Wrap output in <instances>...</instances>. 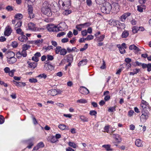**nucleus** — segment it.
<instances>
[{
	"label": "nucleus",
	"instance_id": "obj_18",
	"mask_svg": "<svg viewBox=\"0 0 151 151\" xmlns=\"http://www.w3.org/2000/svg\"><path fill=\"white\" fill-rule=\"evenodd\" d=\"M135 143V145L138 147H142L143 146L142 141L139 139H136Z\"/></svg>",
	"mask_w": 151,
	"mask_h": 151
},
{
	"label": "nucleus",
	"instance_id": "obj_54",
	"mask_svg": "<svg viewBox=\"0 0 151 151\" xmlns=\"http://www.w3.org/2000/svg\"><path fill=\"white\" fill-rule=\"evenodd\" d=\"M15 71V70L14 69H13L10 71L9 73V75L12 77L14 75V73Z\"/></svg>",
	"mask_w": 151,
	"mask_h": 151
},
{
	"label": "nucleus",
	"instance_id": "obj_31",
	"mask_svg": "<svg viewBox=\"0 0 151 151\" xmlns=\"http://www.w3.org/2000/svg\"><path fill=\"white\" fill-rule=\"evenodd\" d=\"M33 139H29L27 140V142L28 144H29V145L28 146H27V147L29 149L31 148L32 146L33 145V144L32 142V140H33Z\"/></svg>",
	"mask_w": 151,
	"mask_h": 151
},
{
	"label": "nucleus",
	"instance_id": "obj_12",
	"mask_svg": "<svg viewBox=\"0 0 151 151\" xmlns=\"http://www.w3.org/2000/svg\"><path fill=\"white\" fill-rule=\"evenodd\" d=\"M40 56V53L39 52H37L35 54L34 56L32 58V60L37 62L38 61V58Z\"/></svg>",
	"mask_w": 151,
	"mask_h": 151
},
{
	"label": "nucleus",
	"instance_id": "obj_57",
	"mask_svg": "<svg viewBox=\"0 0 151 151\" xmlns=\"http://www.w3.org/2000/svg\"><path fill=\"white\" fill-rule=\"evenodd\" d=\"M81 34L83 36H86L87 34V32L86 29H85L81 31Z\"/></svg>",
	"mask_w": 151,
	"mask_h": 151
},
{
	"label": "nucleus",
	"instance_id": "obj_61",
	"mask_svg": "<svg viewBox=\"0 0 151 151\" xmlns=\"http://www.w3.org/2000/svg\"><path fill=\"white\" fill-rule=\"evenodd\" d=\"M4 71L6 73H9L10 71V69L9 68L6 67L4 69Z\"/></svg>",
	"mask_w": 151,
	"mask_h": 151
},
{
	"label": "nucleus",
	"instance_id": "obj_16",
	"mask_svg": "<svg viewBox=\"0 0 151 151\" xmlns=\"http://www.w3.org/2000/svg\"><path fill=\"white\" fill-rule=\"evenodd\" d=\"M28 67L29 68L31 69L32 70H33L35 69L37 65V63L35 62H28Z\"/></svg>",
	"mask_w": 151,
	"mask_h": 151
},
{
	"label": "nucleus",
	"instance_id": "obj_62",
	"mask_svg": "<svg viewBox=\"0 0 151 151\" xmlns=\"http://www.w3.org/2000/svg\"><path fill=\"white\" fill-rule=\"evenodd\" d=\"M109 128L110 127L109 125L105 126L104 128V130L105 131V132L109 133Z\"/></svg>",
	"mask_w": 151,
	"mask_h": 151
},
{
	"label": "nucleus",
	"instance_id": "obj_50",
	"mask_svg": "<svg viewBox=\"0 0 151 151\" xmlns=\"http://www.w3.org/2000/svg\"><path fill=\"white\" fill-rule=\"evenodd\" d=\"M116 107L115 106H113L112 107H110L109 108L108 111L109 112H112L114 111H115L116 110Z\"/></svg>",
	"mask_w": 151,
	"mask_h": 151
},
{
	"label": "nucleus",
	"instance_id": "obj_37",
	"mask_svg": "<svg viewBox=\"0 0 151 151\" xmlns=\"http://www.w3.org/2000/svg\"><path fill=\"white\" fill-rule=\"evenodd\" d=\"M22 22L20 21H19L16 24L15 26L14 29H16L17 28H20V27L22 26Z\"/></svg>",
	"mask_w": 151,
	"mask_h": 151
},
{
	"label": "nucleus",
	"instance_id": "obj_11",
	"mask_svg": "<svg viewBox=\"0 0 151 151\" xmlns=\"http://www.w3.org/2000/svg\"><path fill=\"white\" fill-rule=\"evenodd\" d=\"M12 31L11 28L9 26H7L5 29V31L4 32V35L5 36H9Z\"/></svg>",
	"mask_w": 151,
	"mask_h": 151
},
{
	"label": "nucleus",
	"instance_id": "obj_28",
	"mask_svg": "<svg viewBox=\"0 0 151 151\" xmlns=\"http://www.w3.org/2000/svg\"><path fill=\"white\" fill-rule=\"evenodd\" d=\"M91 24L89 22H86L83 24H79V25L81 28H83L90 26Z\"/></svg>",
	"mask_w": 151,
	"mask_h": 151
},
{
	"label": "nucleus",
	"instance_id": "obj_56",
	"mask_svg": "<svg viewBox=\"0 0 151 151\" xmlns=\"http://www.w3.org/2000/svg\"><path fill=\"white\" fill-rule=\"evenodd\" d=\"M89 114L92 116H96L97 114V112L96 111L92 110L90 111Z\"/></svg>",
	"mask_w": 151,
	"mask_h": 151
},
{
	"label": "nucleus",
	"instance_id": "obj_53",
	"mask_svg": "<svg viewBox=\"0 0 151 151\" xmlns=\"http://www.w3.org/2000/svg\"><path fill=\"white\" fill-rule=\"evenodd\" d=\"M4 122V119L3 116L1 115H0V124H3Z\"/></svg>",
	"mask_w": 151,
	"mask_h": 151
},
{
	"label": "nucleus",
	"instance_id": "obj_59",
	"mask_svg": "<svg viewBox=\"0 0 151 151\" xmlns=\"http://www.w3.org/2000/svg\"><path fill=\"white\" fill-rule=\"evenodd\" d=\"M37 145L39 148L43 147L44 146V144L42 142H40L38 143Z\"/></svg>",
	"mask_w": 151,
	"mask_h": 151
},
{
	"label": "nucleus",
	"instance_id": "obj_3",
	"mask_svg": "<svg viewBox=\"0 0 151 151\" xmlns=\"http://www.w3.org/2000/svg\"><path fill=\"white\" fill-rule=\"evenodd\" d=\"M59 3L62 6L63 9H69L70 7L71 2L70 0H59Z\"/></svg>",
	"mask_w": 151,
	"mask_h": 151
},
{
	"label": "nucleus",
	"instance_id": "obj_26",
	"mask_svg": "<svg viewBox=\"0 0 151 151\" xmlns=\"http://www.w3.org/2000/svg\"><path fill=\"white\" fill-rule=\"evenodd\" d=\"M102 147L104 148L107 151H111L113 150L112 149L110 148L111 145H103L102 146Z\"/></svg>",
	"mask_w": 151,
	"mask_h": 151
},
{
	"label": "nucleus",
	"instance_id": "obj_58",
	"mask_svg": "<svg viewBox=\"0 0 151 151\" xmlns=\"http://www.w3.org/2000/svg\"><path fill=\"white\" fill-rule=\"evenodd\" d=\"M29 81L30 83H35L37 82V79H36L35 78H32L29 79Z\"/></svg>",
	"mask_w": 151,
	"mask_h": 151
},
{
	"label": "nucleus",
	"instance_id": "obj_8",
	"mask_svg": "<svg viewBox=\"0 0 151 151\" xmlns=\"http://www.w3.org/2000/svg\"><path fill=\"white\" fill-rule=\"evenodd\" d=\"M140 106L142 110L147 109V110H149L150 109L148 103L144 100H143L142 101V103Z\"/></svg>",
	"mask_w": 151,
	"mask_h": 151
},
{
	"label": "nucleus",
	"instance_id": "obj_48",
	"mask_svg": "<svg viewBox=\"0 0 151 151\" xmlns=\"http://www.w3.org/2000/svg\"><path fill=\"white\" fill-rule=\"evenodd\" d=\"M20 53L22 56L24 57H26L27 55L26 51L22 50V52H20Z\"/></svg>",
	"mask_w": 151,
	"mask_h": 151
},
{
	"label": "nucleus",
	"instance_id": "obj_32",
	"mask_svg": "<svg viewBox=\"0 0 151 151\" xmlns=\"http://www.w3.org/2000/svg\"><path fill=\"white\" fill-rule=\"evenodd\" d=\"M145 8V5H138L137 6V10L140 12H142L143 9Z\"/></svg>",
	"mask_w": 151,
	"mask_h": 151
},
{
	"label": "nucleus",
	"instance_id": "obj_39",
	"mask_svg": "<svg viewBox=\"0 0 151 151\" xmlns=\"http://www.w3.org/2000/svg\"><path fill=\"white\" fill-rule=\"evenodd\" d=\"M94 38V36L92 35H88L87 37L84 39L85 40H90L93 39Z\"/></svg>",
	"mask_w": 151,
	"mask_h": 151
},
{
	"label": "nucleus",
	"instance_id": "obj_63",
	"mask_svg": "<svg viewBox=\"0 0 151 151\" xmlns=\"http://www.w3.org/2000/svg\"><path fill=\"white\" fill-rule=\"evenodd\" d=\"M147 70L148 72H150L151 70V63H149L147 64Z\"/></svg>",
	"mask_w": 151,
	"mask_h": 151
},
{
	"label": "nucleus",
	"instance_id": "obj_44",
	"mask_svg": "<svg viewBox=\"0 0 151 151\" xmlns=\"http://www.w3.org/2000/svg\"><path fill=\"white\" fill-rule=\"evenodd\" d=\"M30 46L27 44H24L22 47V50L26 51V50L29 48Z\"/></svg>",
	"mask_w": 151,
	"mask_h": 151
},
{
	"label": "nucleus",
	"instance_id": "obj_23",
	"mask_svg": "<svg viewBox=\"0 0 151 151\" xmlns=\"http://www.w3.org/2000/svg\"><path fill=\"white\" fill-rule=\"evenodd\" d=\"M58 128L61 130H63L65 129H68L69 128L68 126H66L65 125L61 124H60L58 126Z\"/></svg>",
	"mask_w": 151,
	"mask_h": 151
},
{
	"label": "nucleus",
	"instance_id": "obj_10",
	"mask_svg": "<svg viewBox=\"0 0 151 151\" xmlns=\"http://www.w3.org/2000/svg\"><path fill=\"white\" fill-rule=\"evenodd\" d=\"M53 69V66L50 64H49L47 63L45 64V65L44 67V70L48 72L51 71Z\"/></svg>",
	"mask_w": 151,
	"mask_h": 151
},
{
	"label": "nucleus",
	"instance_id": "obj_38",
	"mask_svg": "<svg viewBox=\"0 0 151 151\" xmlns=\"http://www.w3.org/2000/svg\"><path fill=\"white\" fill-rule=\"evenodd\" d=\"M61 49L62 48L60 46H58L56 47L55 50V53L56 54H58L60 53Z\"/></svg>",
	"mask_w": 151,
	"mask_h": 151
},
{
	"label": "nucleus",
	"instance_id": "obj_36",
	"mask_svg": "<svg viewBox=\"0 0 151 151\" xmlns=\"http://www.w3.org/2000/svg\"><path fill=\"white\" fill-rule=\"evenodd\" d=\"M119 22L118 21H116L115 20H113L111 22V23H110L111 25H113V26H116L117 24H119Z\"/></svg>",
	"mask_w": 151,
	"mask_h": 151
},
{
	"label": "nucleus",
	"instance_id": "obj_29",
	"mask_svg": "<svg viewBox=\"0 0 151 151\" xmlns=\"http://www.w3.org/2000/svg\"><path fill=\"white\" fill-rule=\"evenodd\" d=\"M87 59H83L80 61L78 63V66H83L86 65L87 63Z\"/></svg>",
	"mask_w": 151,
	"mask_h": 151
},
{
	"label": "nucleus",
	"instance_id": "obj_34",
	"mask_svg": "<svg viewBox=\"0 0 151 151\" xmlns=\"http://www.w3.org/2000/svg\"><path fill=\"white\" fill-rule=\"evenodd\" d=\"M43 42V40L42 39H37V40H35L34 42L37 45H39L41 44Z\"/></svg>",
	"mask_w": 151,
	"mask_h": 151
},
{
	"label": "nucleus",
	"instance_id": "obj_60",
	"mask_svg": "<svg viewBox=\"0 0 151 151\" xmlns=\"http://www.w3.org/2000/svg\"><path fill=\"white\" fill-rule=\"evenodd\" d=\"M65 34L66 33L65 32H61L57 34V37H60L61 36L65 35Z\"/></svg>",
	"mask_w": 151,
	"mask_h": 151
},
{
	"label": "nucleus",
	"instance_id": "obj_20",
	"mask_svg": "<svg viewBox=\"0 0 151 151\" xmlns=\"http://www.w3.org/2000/svg\"><path fill=\"white\" fill-rule=\"evenodd\" d=\"M28 39V37L24 35H21L18 37L19 40L22 42L26 41Z\"/></svg>",
	"mask_w": 151,
	"mask_h": 151
},
{
	"label": "nucleus",
	"instance_id": "obj_24",
	"mask_svg": "<svg viewBox=\"0 0 151 151\" xmlns=\"http://www.w3.org/2000/svg\"><path fill=\"white\" fill-rule=\"evenodd\" d=\"M117 47L119 48L120 52L121 54L124 53L125 52V49L122 47L120 44H118L116 45Z\"/></svg>",
	"mask_w": 151,
	"mask_h": 151
},
{
	"label": "nucleus",
	"instance_id": "obj_64",
	"mask_svg": "<svg viewBox=\"0 0 151 151\" xmlns=\"http://www.w3.org/2000/svg\"><path fill=\"white\" fill-rule=\"evenodd\" d=\"M73 34L71 31H69L67 35L68 37L69 38L73 36Z\"/></svg>",
	"mask_w": 151,
	"mask_h": 151
},
{
	"label": "nucleus",
	"instance_id": "obj_49",
	"mask_svg": "<svg viewBox=\"0 0 151 151\" xmlns=\"http://www.w3.org/2000/svg\"><path fill=\"white\" fill-rule=\"evenodd\" d=\"M47 60H52L54 59L53 56L50 55H47Z\"/></svg>",
	"mask_w": 151,
	"mask_h": 151
},
{
	"label": "nucleus",
	"instance_id": "obj_40",
	"mask_svg": "<svg viewBox=\"0 0 151 151\" xmlns=\"http://www.w3.org/2000/svg\"><path fill=\"white\" fill-rule=\"evenodd\" d=\"M132 32L134 34L136 33L138 31V27H137L136 26H134L132 28Z\"/></svg>",
	"mask_w": 151,
	"mask_h": 151
},
{
	"label": "nucleus",
	"instance_id": "obj_25",
	"mask_svg": "<svg viewBox=\"0 0 151 151\" xmlns=\"http://www.w3.org/2000/svg\"><path fill=\"white\" fill-rule=\"evenodd\" d=\"M49 139L52 143L55 142L57 140L55 136H50L48 137Z\"/></svg>",
	"mask_w": 151,
	"mask_h": 151
},
{
	"label": "nucleus",
	"instance_id": "obj_55",
	"mask_svg": "<svg viewBox=\"0 0 151 151\" xmlns=\"http://www.w3.org/2000/svg\"><path fill=\"white\" fill-rule=\"evenodd\" d=\"M11 45L14 48L16 47L18 45V43L16 41L13 42L11 44Z\"/></svg>",
	"mask_w": 151,
	"mask_h": 151
},
{
	"label": "nucleus",
	"instance_id": "obj_45",
	"mask_svg": "<svg viewBox=\"0 0 151 151\" xmlns=\"http://www.w3.org/2000/svg\"><path fill=\"white\" fill-rule=\"evenodd\" d=\"M77 102L84 104L86 103L87 101L85 99H80L78 100L77 101Z\"/></svg>",
	"mask_w": 151,
	"mask_h": 151
},
{
	"label": "nucleus",
	"instance_id": "obj_17",
	"mask_svg": "<svg viewBox=\"0 0 151 151\" xmlns=\"http://www.w3.org/2000/svg\"><path fill=\"white\" fill-rule=\"evenodd\" d=\"M14 84L17 86L20 87H22L25 86L26 85L25 83L23 82H17L14 81Z\"/></svg>",
	"mask_w": 151,
	"mask_h": 151
},
{
	"label": "nucleus",
	"instance_id": "obj_42",
	"mask_svg": "<svg viewBox=\"0 0 151 151\" xmlns=\"http://www.w3.org/2000/svg\"><path fill=\"white\" fill-rule=\"evenodd\" d=\"M67 52L65 49H62L60 52V54L61 55H65L67 53Z\"/></svg>",
	"mask_w": 151,
	"mask_h": 151
},
{
	"label": "nucleus",
	"instance_id": "obj_15",
	"mask_svg": "<svg viewBox=\"0 0 151 151\" xmlns=\"http://www.w3.org/2000/svg\"><path fill=\"white\" fill-rule=\"evenodd\" d=\"M131 15L129 12H127L123 14L120 17V20L123 22H124L127 17Z\"/></svg>",
	"mask_w": 151,
	"mask_h": 151
},
{
	"label": "nucleus",
	"instance_id": "obj_33",
	"mask_svg": "<svg viewBox=\"0 0 151 151\" xmlns=\"http://www.w3.org/2000/svg\"><path fill=\"white\" fill-rule=\"evenodd\" d=\"M105 36L104 35H102L99 37H97L96 39L97 41L99 42L102 41L105 38Z\"/></svg>",
	"mask_w": 151,
	"mask_h": 151
},
{
	"label": "nucleus",
	"instance_id": "obj_52",
	"mask_svg": "<svg viewBox=\"0 0 151 151\" xmlns=\"http://www.w3.org/2000/svg\"><path fill=\"white\" fill-rule=\"evenodd\" d=\"M15 29L16 31V33H17V34H22V30L20 28H17Z\"/></svg>",
	"mask_w": 151,
	"mask_h": 151
},
{
	"label": "nucleus",
	"instance_id": "obj_22",
	"mask_svg": "<svg viewBox=\"0 0 151 151\" xmlns=\"http://www.w3.org/2000/svg\"><path fill=\"white\" fill-rule=\"evenodd\" d=\"M114 137L116 141V143H120L121 141V137L118 134H114Z\"/></svg>",
	"mask_w": 151,
	"mask_h": 151
},
{
	"label": "nucleus",
	"instance_id": "obj_43",
	"mask_svg": "<svg viewBox=\"0 0 151 151\" xmlns=\"http://www.w3.org/2000/svg\"><path fill=\"white\" fill-rule=\"evenodd\" d=\"M69 9H63L65 11L63 12V14L66 15H67L71 13V11L69 10Z\"/></svg>",
	"mask_w": 151,
	"mask_h": 151
},
{
	"label": "nucleus",
	"instance_id": "obj_14",
	"mask_svg": "<svg viewBox=\"0 0 151 151\" xmlns=\"http://www.w3.org/2000/svg\"><path fill=\"white\" fill-rule=\"evenodd\" d=\"M47 28L48 31L51 32H56L57 30L56 29L57 28L52 24H49L47 25Z\"/></svg>",
	"mask_w": 151,
	"mask_h": 151
},
{
	"label": "nucleus",
	"instance_id": "obj_35",
	"mask_svg": "<svg viewBox=\"0 0 151 151\" xmlns=\"http://www.w3.org/2000/svg\"><path fill=\"white\" fill-rule=\"evenodd\" d=\"M23 17V16L21 14H17L15 16V18L16 20H20Z\"/></svg>",
	"mask_w": 151,
	"mask_h": 151
},
{
	"label": "nucleus",
	"instance_id": "obj_4",
	"mask_svg": "<svg viewBox=\"0 0 151 151\" xmlns=\"http://www.w3.org/2000/svg\"><path fill=\"white\" fill-rule=\"evenodd\" d=\"M149 111H150V109L149 110H147V109L142 110V114L140 116L141 121L145 122L148 118L149 114Z\"/></svg>",
	"mask_w": 151,
	"mask_h": 151
},
{
	"label": "nucleus",
	"instance_id": "obj_7",
	"mask_svg": "<svg viewBox=\"0 0 151 151\" xmlns=\"http://www.w3.org/2000/svg\"><path fill=\"white\" fill-rule=\"evenodd\" d=\"M111 12L113 13H116L119 10V5L117 3H113L112 4Z\"/></svg>",
	"mask_w": 151,
	"mask_h": 151
},
{
	"label": "nucleus",
	"instance_id": "obj_41",
	"mask_svg": "<svg viewBox=\"0 0 151 151\" xmlns=\"http://www.w3.org/2000/svg\"><path fill=\"white\" fill-rule=\"evenodd\" d=\"M68 144L69 146L74 148H75L77 147L76 145L73 142H69Z\"/></svg>",
	"mask_w": 151,
	"mask_h": 151
},
{
	"label": "nucleus",
	"instance_id": "obj_47",
	"mask_svg": "<svg viewBox=\"0 0 151 151\" xmlns=\"http://www.w3.org/2000/svg\"><path fill=\"white\" fill-rule=\"evenodd\" d=\"M38 77L40 78H43L44 79H45L46 78L47 76L45 73H42L38 75Z\"/></svg>",
	"mask_w": 151,
	"mask_h": 151
},
{
	"label": "nucleus",
	"instance_id": "obj_5",
	"mask_svg": "<svg viewBox=\"0 0 151 151\" xmlns=\"http://www.w3.org/2000/svg\"><path fill=\"white\" fill-rule=\"evenodd\" d=\"M10 55H12L13 56L10 58H7V61L9 64H13L15 63L17 61L16 58L14 57V54L13 52H10L9 53Z\"/></svg>",
	"mask_w": 151,
	"mask_h": 151
},
{
	"label": "nucleus",
	"instance_id": "obj_51",
	"mask_svg": "<svg viewBox=\"0 0 151 151\" xmlns=\"http://www.w3.org/2000/svg\"><path fill=\"white\" fill-rule=\"evenodd\" d=\"M107 0H96V2L98 4H101L105 2Z\"/></svg>",
	"mask_w": 151,
	"mask_h": 151
},
{
	"label": "nucleus",
	"instance_id": "obj_13",
	"mask_svg": "<svg viewBox=\"0 0 151 151\" xmlns=\"http://www.w3.org/2000/svg\"><path fill=\"white\" fill-rule=\"evenodd\" d=\"M28 11L29 15V17L30 19L33 18L34 16L33 13V8L31 6H28Z\"/></svg>",
	"mask_w": 151,
	"mask_h": 151
},
{
	"label": "nucleus",
	"instance_id": "obj_9",
	"mask_svg": "<svg viewBox=\"0 0 151 151\" xmlns=\"http://www.w3.org/2000/svg\"><path fill=\"white\" fill-rule=\"evenodd\" d=\"M79 91L81 93L84 95H87L89 93L88 90L84 86L80 87Z\"/></svg>",
	"mask_w": 151,
	"mask_h": 151
},
{
	"label": "nucleus",
	"instance_id": "obj_19",
	"mask_svg": "<svg viewBox=\"0 0 151 151\" xmlns=\"http://www.w3.org/2000/svg\"><path fill=\"white\" fill-rule=\"evenodd\" d=\"M47 94L49 95L54 96L57 94V92L55 89H52L47 91Z\"/></svg>",
	"mask_w": 151,
	"mask_h": 151
},
{
	"label": "nucleus",
	"instance_id": "obj_2",
	"mask_svg": "<svg viewBox=\"0 0 151 151\" xmlns=\"http://www.w3.org/2000/svg\"><path fill=\"white\" fill-rule=\"evenodd\" d=\"M112 8L111 5L109 2H107L101 7V10L104 14H108L110 12Z\"/></svg>",
	"mask_w": 151,
	"mask_h": 151
},
{
	"label": "nucleus",
	"instance_id": "obj_27",
	"mask_svg": "<svg viewBox=\"0 0 151 151\" xmlns=\"http://www.w3.org/2000/svg\"><path fill=\"white\" fill-rule=\"evenodd\" d=\"M73 60V57L72 55L69 54L67 55V61L68 62H72Z\"/></svg>",
	"mask_w": 151,
	"mask_h": 151
},
{
	"label": "nucleus",
	"instance_id": "obj_1",
	"mask_svg": "<svg viewBox=\"0 0 151 151\" xmlns=\"http://www.w3.org/2000/svg\"><path fill=\"white\" fill-rule=\"evenodd\" d=\"M50 5L47 1H45L42 5L41 11L44 14L48 16H50L52 13L50 9Z\"/></svg>",
	"mask_w": 151,
	"mask_h": 151
},
{
	"label": "nucleus",
	"instance_id": "obj_21",
	"mask_svg": "<svg viewBox=\"0 0 151 151\" xmlns=\"http://www.w3.org/2000/svg\"><path fill=\"white\" fill-rule=\"evenodd\" d=\"M129 48L130 50H134L136 52H138L140 51V50L139 48L137 47L135 45L133 44L130 45L129 47Z\"/></svg>",
	"mask_w": 151,
	"mask_h": 151
},
{
	"label": "nucleus",
	"instance_id": "obj_46",
	"mask_svg": "<svg viewBox=\"0 0 151 151\" xmlns=\"http://www.w3.org/2000/svg\"><path fill=\"white\" fill-rule=\"evenodd\" d=\"M80 119L83 122H86L88 121V119L86 117L83 116H80Z\"/></svg>",
	"mask_w": 151,
	"mask_h": 151
},
{
	"label": "nucleus",
	"instance_id": "obj_6",
	"mask_svg": "<svg viewBox=\"0 0 151 151\" xmlns=\"http://www.w3.org/2000/svg\"><path fill=\"white\" fill-rule=\"evenodd\" d=\"M28 29L29 30L34 31H39L40 29L37 27L36 25L33 23L30 22L28 24Z\"/></svg>",
	"mask_w": 151,
	"mask_h": 151
},
{
	"label": "nucleus",
	"instance_id": "obj_30",
	"mask_svg": "<svg viewBox=\"0 0 151 151\" xmlns=\"http://www.w3.org/2000/svg\"><path fill=\"white\" fill-rule=\"evenodd\" d=\"M129 35L128 32L127 30H125L122 33L121 37L122 38H124L127 37Z\"/></svg>",
	"mask_w": 151,
	"mask_h": 151
}]
</instances>
